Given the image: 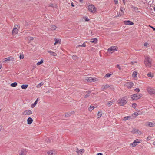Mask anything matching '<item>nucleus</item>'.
<instances>
[{
  "instance_id": "5701e85b",
  "label": "nucleus",
  "mask_w": 155,
  "mask_h": 155,
  "mask_svg": "<svg viewBox=\"0 0 155 155\" xmlns=\"http://www.w3.org/2000/svg\"><path fill=\"white\" fill-rule=\"evenodd\" d=\"M109 87V86L107 84H106L105 85H103L101 87V89H105L108 87Z\"/></svg>"
},
{
  "instance_id": "bf43d9fd",
  "label": "nucleus",
  "mask_w": 155,
  "mask_h": 155,
  "mask_svg": "<svg viewBox=\"0 0 155 155\" xmlns=\"http://www.w3.org/2000/svg\"><path fill=\"white\" fill-rule=\"evenodd\" d=\"M123 1V2L124 4H125V0H122Z\"/></svg>"
},
{
  "instance_id": "f8f14e48",
  "label": "nucleus",
  "mask_w": 155,
  "mask_h": 155,
  "mask_svg": "<svg viewBox=\"0 0 155 155\" xmlns=\"http://www.w3.org/2000/svg\"><path fill=\"white\" fill-rule=\"evenodd\" d=\"M132 132L133 133L137 134H141V132L138 129H133L132 130Z\"/></svg>"
},
{
  "instance_id": "6e6552de",
  "label": "nucleus",
  "mask_w": 155,
  "mask_h": 155,
  "mask_svg": "<svg viewBox=\"0 0 155 155\" xmlns=\"http://www.w3.org/2000/svg\"><path fill=\"white\" fill-rule=\"evenodd\" d=\"M125 85L128 88H131L133 85V83L131 82H128L126 83Z\"/></svg>"
},
{
  "instance_id": "603ef678",
  "label": "nucleus",
  "mask_w": 155,
  "mask_h": 155,
  "mask_svg": "<svg viewBox=\"0 0 155 155\" xmlns=\"http://www.w3.org/2000/svg\"><path fill=\"white\" fill-rule=\"evenodd\" d=\"M134 115H135L136 116H137L138 115V113H137V112L134 113Z\"/></svg>"
},
{
  "instance_id": "7ed1b4c3",
  "label": "nucleus",
  "mask_w": 155,
  "mask_h": 155,
  "mask_svg": "<svg viewBox=\"0 0 155 155\" xmlns=\"http://www.w3.org/2000/svg\"><path fill=\"white\" fill-rule=\"evenodd\" d=\"M147 90L150 95L155 94V89L149 86L147 87Z\"/></svg>"
},
{
  "instance_id": "c9c22d12",
  "label": "nucleus",
  "mask_w": 155,
  "mask_h": 155,
  "mask_svg": "<svg viewBox=\"0 0 155 155\" xmlns=\"http://www.w3.org/2000/svg\"><path fill=\"white\" fill-rule=\"evenodd\" d=\"M95 107L94 106H90L89 108V110L91 111L93 110L95 108Z\"/></svg>"
},
{
  "instance_id": "58836bf2",
  "label": "nucleus",
  "mask_w": 155,
  "mask_h": 155,
  "mask_svg": "<svg viewBox=\"0 0 155 155\" xmlns=\"http://www.w3.org/2000/svg\"><path fill=\"white\" fill-rule=\"evenodd\" d=\"M136 142V143H140L141 141V140H139L138 139H136L135 140H134Z\"/></svg>"
},
{
  "instance_id": "e2e57ef3",
  "label": "nucleus",
  "mask_w": 155,
  "mask_h": 155,
  "mask_svg": "<svg viewBox=\"0 0 155 155\" xmlns=\"http://www.w3.org/2000/svg\"><path fill=\"white\" fill-rule=\"evenodd\" d=\"M154 10L155 11V7L154 8Z\"/></svg>"
},
{
  "instance_id": "de8ad7c7",
  "label": "nucleus",
  "mask_w": 155,
  "mask_h": 155,
  "mask_svg": "<svg viewBox=\"0 0 155 155\" xmlns=\"http://www.w3.org/2000/svg\"><path fill=\"white\" fill-rule=\"evenodd\" d=\"M151 139V137L150 136H148V137L147 138V140L148 141L149 140H150Z\"/></svg>"
},
{
  "instance_id": "0eeeda50",
  "label": "nucleus",
  "mask_w": 155,
  "mask_h": 155,
  "mask_svg": "<svg viewBox=\"0 0 155 155\" xmlns=\"http://www.w3.org/2000/svg\"><path fill=\"white\" fill-rule=\"evenodd\" d=\"M86 80H87V82H92L95 81H97V79L95 78H93L91 77L89 78H86Z\"/></svg>"
},
{
  "instance_id": "bb28decb",
  "label": "nucleus",
  "mask_w": 155,
  "mask_h": 155,
  "mask_svg": "<svg viewBox=\"0 0 155 155\" xmlns=\"http://www.w3.org/2000/svg\"><path fill=\"white\" fill-rule=\"evenodd\" d=\"M28 86V85L23 84L21 86V87L22 89H26Z\"/></svg>"
},
{
  "instance_id": "c85d7f7f",
  "label": "nucleus",
  "mask_w": 155,
  "mask_h": 155,
  "mask_svg": "<svg viewBox=\"0 0 155 155\" xmlns=\"http://www.w3.org/2000/svg\"><path fill=\"white\" fill-rule=\"evenodd\" d=\"M17 85V83L16 82H14V83H12L11 84V86L12 87H15Z\"/></svg>"
},
{
  "instance_id": "a19ab883",
  "label": "nucleus",
  "mask_w": 155,
  "mask_h": 155,
  "mask_svg": "<svg viewBox=\"0 0 155 155\" xmlns=\"http://www.w3.org/2000/svg\"><path fill=\"white\" fill-rule=\"evenodd\" d=\"M137 75V72L135 71H134L133 73V74H132V75H133V77H136Z\"/></svg>"
},
{
  "instance_id": "6ab92c4d",
  "label": "nucleus",
  "mask_w": 155,
  "mask_h": 155,
  "mask_svg": "<svg viewBox=\"0 0 155 155\" xmlns=\"http://www.w3.org/2000/svg\"><path fill=\"white\" fill-rule=\"evenodd\" d=\"M33 122V119L30 117H28L27 119V123L28 124H31Z\"/></svg>"
},
{
  "instance_id": "7c9ffc66",
  "label": "nucleus",
  "mask_w": 155,
  "mask_h": 155,
  "mask_svg": "<svg viewBox=\"0 0 155 155\" xmlns=\"http://www.w3.org/2000/svg\"><path fill=\"white\" fill-rule=\"evenodd\" d=\"M72 58L73 60H76L78 58V57L76 55H74L72 56Z\"/></svg>"
},
{
  "instance_id": "5fc2aeb1",
  "label": "nucleus",
  "mask_w": 155,
  "mask_h": 155,
  "mask_svg": "<svg viewBox=\"0 0 155 155\" xmlns=\"http://www.w3.org/2000/svg\"><path fill=\"white\" fill-rule=\"evenodd\" d=\"M2 64L0 63V69L2 68Z\"/></svg>"
},
{
  "instance_id": "f257e3e1",
  "label": "nucleus",
  "mask_w": 155,
  "mask_h": 155,
  "mask_svg": "<svg viewBox=\"0 0 155 155\" xmlns=\"http://www.w3.org/2000/svg\"><path fill=\"white\" fill-rule=\"evenodd\" d=\"M152 59L148 56L145 57L144 61V64L147 67H150L151 66Z\"/></svg>"
},
{
  "instance_id": "9d476101",
  "label": "nucleus",
  "mask_w": 155,
  "mask_h": 155,
  "mask_svg": "<svg viewBox=\"0 0 155 155\" xmlns=\"http://www.w3.org/2000/svg\"><path fill=\"white\" fill-rule=\"evenodd\" d=\"M123 9L124 8L122 7L120 8V11L119 13H117V15L116 16V17L121 16L123 15L124 13L123 10Z\"/></svg>"
},
{
  "instance_id": "13d9d810",
  "label": "nucleus",
  "mask_w": 155,
  "mask_h": 155,
  "mask_svg": "<svg viewBox=\"0 0 155 155\" xmlns=\"http://www.w3.org/2000/svg\"><path fill=\"white\" fill-rule=\"evenodd\" d=\"M71 6L73 7H74V5L73 4V3H71Z\"/></svg>"
},
{
  "instance_id": "3c124183",
  "label": "nucleus",
  "mask_w": 155,
  "mask_h": 155,
  "mask_svg": "<svg viewBox=\"0 0 155 155\" xmlns=\"http://www.w3.org/2000/svg\"><path fill=\"white\" fill-rule=\"evenodd\" d=\"M148 45V43H147V42H145L144 43V45L145 46H147Z\"/></svg>"
},
{
  "instance_id": "393cba45",
  "label": "nucleus",
  "mask_w": 155,
  "mask_h": 155,
  "mask_svg": "<svg viewBox=\"0 0 155 155\" xmlns=\"http://www.w3.org/2000/svg\"><path fill=\"white\" fill-rule=\"evenodd\" d=\"M26 154V151L25 150H23L20 152V154L21 155H25Z\"/></svg>"
},
{
  "instance_id": "f3484780",
  "label": "nucleus",
  "mask_w": 155,
  "mask_h": 155,
  "mask_svg": "<svg viewBox=\"0 0 155 155\" xmlns=\"http://www.w3.org/2000/svg\"><path fill=\"white\" fill-rule=\"evenodd\" d=\"M56 153V152L54 150H50L48 152V155H54Z\"/></svg>"
},
{
  "instance_id": "423d86ee",
  "label": "nucleus",
  "mask_w": 155,
  "mask_h": 155,
  "mask_svg": "<svg viewBox=\"0 0 155 155\" xmlns=\"http://www.w3.org/2000/svg\"><path fill=\"white\" fill-rule=\"evenodd\" d=\"M89 10L92 13H94L96 11V8L93 5H89L88 7Z\"/></svg>"
},
{
  "instance_id": "a18cd8bd",
  "label": "nucleus",
  "mask_w": 155,
  "mask_h": 155,
  "mask_svg": "<svg viewBox=\"0 0 155 155\" xmlns=\"http://www.w3.org/2000/svg\"><path fill=\"white\" fill-rule=\"evenodd\" d=\"M20 59H23L24 58V55L22 54H21L20 55Z\"/></svg>"
},
{
  "instance_id": "09e8293b",
  "label": "nucleus",
  "mask_w": 155,
  "mask_h": 155,
  "mask_svg": "<svg viewBox=\"0 0 155 155\" xmlns=\"http://www.w3.org/2000/svg\"><path fill=\"white\" fill-rule=\"evenodd\" d=\"M84 20L86 21H88L89 20V19L86 17L85 18Z\"/></svg>"
},
{
  "instance_id": "6e6d98bb",
  "label": "nucleus",
  "mask_w": 155,
  "mask_h": 155,
  "mask_svg": "<svg viewBox=\"0 0 155 155\" xmlns=\"http://www.w3.org/2000/svg\"><path fill=\"white\" fill-rule=\"evenodd\" d=\"M33 37H30V40H33Z\"/></svg>"
},
{
  "instance_id": "20e7f679",
  "label": "nucleus",
  "mask_w": 155,
  "mask_h": 155,
  "mask_svg": "<svg viewBox=\"0 0 155 155\" xmlns=\"http://www.w3.org/2000/svg\"><path fill=\"white\" fill-rule=\"evenodd\" d=\"M142 96L141 94H135L131 95V98L133 100H137L140 98Z\"/></svg>"
},
{
  "instance_id": "dca6fc26",
  "label": "nucleus",
  "mask_w": 155,
  "mask_h": 155,
  "mask_svg": "<svg viewBox=\"0 0 155 155\" xmlns=\"http://www.w3.org/2000/svg\"><path fill=\"white\" fill-rule=\"evenodd\" d=\"M124 23L126 25H131L134 24V23L133 22L129 20L124 21Z\"/></svg>"
},
{
  "instance_id": "680f3d73",
  "label": "nucleus",
  "mask_w": 155,
  "mask_h": 155,
  "mask_svg": "<svg viewBox=\"0 0 155 155\" xmlns=\"http://www.w3.org/2000/svg\"><path fill=\"white\" fill-rule=\"evenodd\" d=\"M83 0H80V2H81Z\"/></svg>"
},
{
  "instance_id": "e433bc0d",
  "label": "nucleus",
  "mask_w": 155,
  "mask_h": 155,
  "mask_svg": "<svg viewBox=\"0 0 155 155\" xmlns=\"http://www.w3.org/2000/svg\"><path fill=\"white\" fill-rule=\"evenodd\" d=\"M147 75L148 77L151 78H153V76L151 74V72H150L147 74Z\"/></svg>"
},
{
  "instance_id": "052dcab7",
  "label": "nucleus",
  "mask_w": 155,
  "mask_h": 155,
  "mask_svg": "<svg viewBox=\"0 0 155 155\" xmlns=\"http://www.w3.org/2000/svg\"><path fill=\"white\" fill-rule=\"evenodd\" d=\"M153 144L154 146H155V141L153 142Z\"/></svg>"
},
{
  "instance_id": "39448f33",
  "label": "nucleus",
  "mask_w": 155,
  "mask_h": 155,
  "mask_svg": "<svg viewBox=\"0 0 155 155\" xmlns=\"http://www.w3.org/2000/svg\"><path fill=\"white\" fill-rule=\"evenodd\" d=\"M117 46H111L108 49L107 51L110 53H112L115 51H117Z\"/></svg>"
},
{
  "instance_id": "79ce46f5",
  "label": "nucleus",
  "mask_w": 155,
  "mask_h": 155,
  "mask_svg": "<svg viewBox=\"0 0 155 155\" xmlns=\"http://www.w3.org/2000/svg\"><path fill=\"white\" fill-rule=\"evenodd\" d=\"M111 75V74H109V73H107L105 75V77H106V78H108L109 77H110Z\"/></svg>"
},
{
  "instance_id": "473e14b6",
  "label": "nucleus",
  "mask_w": 155,
  "mask_h": 155,
  "mask_svg": "<svg viewBox=\"0 0 155 155\" xmlns=\"http://www.w3.org/2000/svg\"><path fill=\"white\" fill-rule=\"evenodd\" d=\"M137 144L134 141L131 143V145L132 147H134L137 145Z\"/></svg>"
},
{
  "instance_id": "4468645a",
  "label": "nucleus",
  "mask_w": 155,
  "mask_h": 155,
  "mask_svg": "<svg viewBox=\"0 0 155 155\" xmlns=\"http://www.w3.org/2000/svg\"><path fill=\"white\" fill-rule=\"evenodd\" d=\"M84 151V150L83 149H81L79 150L78 148L77 149L76 152L78 155H82Z\"/></svg>"
},
{
  "instance_id": "72a5a7b5",
  "label": "nucleus",
  "mask_w": 155,
  "mask_h": 155,
  "mask_svg": "<svg viewBox=\"0 0 155 155\" xmlns=\"http://www.w3.org/2000/svg\"><path fill=\"white\" fill-rule=\"evenodd\" d=\"M74 113V111L71 112V113H67L65 115V116L67 117H68L69 116H70L71 114H73Z\"/></svg>"
},
{
  "instance_id": "412c9836",
  "label": "nucleus",
  "mask_w": 155,
  "mask_h": 155,
  "mask_svg": "<svg viewBox=\"0 0 155 155\" xmlns=\"http://www.w3.org/2000/svg\"><path fill=\"white\" fill-rule=\"evenodd\" d=\"M57 28V27L54 25H51L50 26V29L52 31L55 30Z\"/></svg>"
},
{
  "instance_id": "2f4dec72",
  "label": "nucleus",
  "mask_w": 155,
  "mask_h": 155,
  "mask_svg": "<svg viewBox=\"0 0 155 155\" xmlns=\"http://www.w3.org/2000/svg\"><path fill=\"white\" fill-rule=\"evenodd\" d=\"M148 125L150 127H153L154 125V124L152 122H149L148 123Z\"/></svg>"
},
{
  "instance_id": "864d4df0",
  "label": "nucleus",
  "mask_w": 155,
  "mask_h": 155,
  "mask_svg": "<svg viewBox=\"0 0 155 155\" xmlns=\"http://www.w3.org/2000/svg\"><path fill=\"white\" fill-rule=\"evenodd\" d=\"M150 27L153 29V30H154V31L155 30V28H154L153 27L151 26H150Z\"/></svg>"
},
{
  "instance_id": "4d7b16f0",
  "label": "nucleus",
  "mask_w": 155,
  "mask_h": 155,
  "mask_svg": "<svg viewBox=\"0 0 155 155\" xmlns=\"http://www.w3.org/2000/svg\"><path fill=\"white\" fill-rule=\"evenodd\" d=\"M97 155H103V154L101 153H98Z\"/></svg>"
},
{
  "instance_id": "b1692460",
  "label": "nucleus",
  "mask_w": 155,
  "mask_h": 155,
  "mask_svg": "<svg viewBox=\"0 0 155 155\" xmlns=\"http://www.w3.org/2000/svg\"><path fill=\"white\" fill-rule=\"evenodd\" d=\"M48 52L50 54L53 56H55L57 55V54L51 51H49Z\"/></svg>"
},
{
  "instance_id": "ea45409f",
  "label": "nucleus",
  "mask_w": 155,
  "mask_h": 155,
  "mask_svg": "<svg viewBox=\"0 0 155 155\" xmlns=\"http://www.w3.org/2000/svg\"><path fill=\"white\" fill-rule=\"evenodd\" d=\"M132 106L133 108H135L136 107L137 104L135 103H133L132 104Z\"/></svg>"
},
{
  "instance_id": "aec40b11",
  "label": "nucleus",
  "mask_w": 155,
  "mask_h": 155,
  "mask_svg": "<svg viewBox=\"0 0 155 155\" xmlns=\"http://www.w3.org/2000/svg\"><path fill=\"white\" fill-rule=\"evenodd\" d=\"M54 40H55V42L54 44V45H55L56 44H60L61 42V40L60 39H56L55 38Z\"/></svg>"
},
{
  "instance_id": "2eb2a0df",
  "label": "nucleus",
  "mask_w": 155,
  "mask_h": 155,
  "mask_svg": "<svg viewBox=\"0 0 155 155\" xmlns=\"http://www.w3.org/2000/svg\"><path fill=\"white\" fill-rule=\"evenodd\" d=\"M114 101L112 100L110 101H109L108 103L106 104V105L109 107H110V106L113 104L114 103Z\"/></svg>"
},
{
  "instance_id": "4c0bfd02",
  "label": "nucleus",
  "mask_w": 155,
  "mask_h": 155,
  "mask_svg": "<svg viewBox=\"0 0 155 155\" xmlns=\"http://www.w3.org/2000/svg\"><path fill=\"white\" fill-rule=\"evenodd\" d=\"M130 118V117L128 116L127 117H124L123 118V120H128Z\"/></svg>"
},
{
  "instance_id": "ddd939ff",
  "label": "nucleus",
  "mask_w": 155,
  "mask_h": 155,
  "mask_svg": "<svg viewBox=\"0 0 155 155\" xmlns=\"http://www.w3.org/2000/svg\"><path fill=\"white\" fill-rule=\"evenodd\" d=\"M8 61H14V58L12 56H10L8 57L7 58L5 59L4 62H6Z\"/></svg>"
},
{
  "instance_id": "c756f323",
  "label": "nucleus",
  "mask_w": 155,
  "mask_h": 155,
  "mask_svg": "<svg viewBox=\"0 0 155 155\" xmlns=\"http://www.w3.org/2000/svg\"><path fill=\"white\" fill-rule=\"evenodd\" d=\"M43 63V59H41V61L39 62H38L37 63V65L38 66L39 65Z\"/></svg>"
},
{
  "instance_id": "a878e982",
  "label": "nucleus",
  "mask_w": 155,
  "mask_h": 155,
  "mask_svg": "<svg viewBox=\"0 0 155 155\" xmlns=\"http://www.w3.org/2000/svg\"><path fill=\"white\" fill-rule=\"evenodd\" d=\"M102 115V113L101 111H98L97 114V118H99Z\"/></svg>"
},
{
  "instance_id": "c03bdc74",
  "label": "nucleus",
  "mask_w": 155,
  "mask_h": 155,
  "mask_svg": "<svg viewBox=\"0 0 155 155\" xmlns=\"http://www.w3.org/2000/svg\"><path fill=\"white\" fill-rule=\"evenodd\" d=\"M134 90L137 92H139L140 91V89L138 88H136Z\"/></svg>"
},
{
  "instance_id": "cd10ccee",
  "label": "nucleus",
  "mask_w": 155,
  "mask_h": 155,
  "mask_svg": "<svg viewBox=\"0 0 155 155\" xmlns=\"http://www.w3.org/2000/svg\"><path fill=\"white\" fill-rule=\"evenodd\" d=\"M44 82H41L40 83H39L38 84L37 86L36 87L37 88H40L41 86H42L44 84Z\"/></svg>"
},
{
  "instance_id": "49530a36",
  "label": "nucleus",
  "mask_w": 155,
  "mask_h": 155,
  "mask_svg": "<svg viewBox=\"0 0 155 155\" xmlns=\"http://www.w3.org/2000/svg\"><path fill=\"white\" fill-rule=\"evenodd\" d=\"M116 67L118 68L120 70H121V67L119 66V65L117 64L116 65Z\"/></svg>"
},
{
  "instance_id": "8fccbe9b",
  "label": "nucleus",
  "mask_w": 155,
  "mask_h": 155,
  "mask_svg": "<svg viewBox=\"0 0 155 155\" xmlns=\"http://www.w3.org/2000/svg\"><path fill=\"white\" fill-rule=\"evenodd\" d=\"M114 1L115 4H117V3H118V0H114Z\"/></svg>"
},
{
  "instance_id": "1a4fd4ad",
  "label": "nucleus",
  "mask_w": 155,
  "mask_h": 155,
  "mask_svg": "<svg viewBox=\"0 0 155 155\" xmlns=\"http://www.w3.org/2000/svg\"><path fill=\"white\" fill-rule=\"evenodd\" d=\"M16 26H18V25H15L14 27V28L13 29V30L12 31V35H15V34H16L18 32V29H17V28L16 27Z\"/></svg>"
},
{
  "instance_id": "9b49d317",
  "label": "nucleus",
  "mask_w": 155,
  "mask_h": 155,
  "mask_svg": "<svg viewBox=\"0 0 155 155\" xmlns=\"http://www.w3.org/2000/svg\"><path fill=\"white\" fill-rule=\"evenodd\" d=\"M32 113V112L29 110H27L25 111H24L23 113V114L25 115H29L31 114Z\"/></svg>"
},
{
  "instance_id": "f704fd0d",
  "label": "nucleus",
  "mask_w": 155,
  "mask_h": 155,
  "mask_svg": "<svg viewBox=\"0 0 155 155\" xmlns=\"http://www.w3.org/2000/svg\"><path fill=\"white\" fill-rule=\"evenodd\" d=\"M86 46V45L85 42H84L82 45H78L77 46L76 48H78L79 47H85Z\"/></svg>"
},
{
  "instance_id": "a211bd4d",
  "label": "nucleus",
  "mask_w": 155,
  "mask_h": 155,
  "mask_svg": "<svg viewBox=\"0 0 155 155\" xmlns=\"http://www.w3.org/2000/svg\"><path fill=\"white\" fill-rule=\"evenodd\" d=\"M98 41V40L97 38H94L92 39H91V40L90 42L91 43H94V44L97 43Z\"/></svg>"
},
{
  "instance_id": "f03ea898",
  "label": "nucleus",
  "mask_w": 155,
  "mask_h": 155,
  "mask_svg": "<svg viewBox=\"0 0 155 155\" xmlns=\"http://www.w3.org/2000/svg\"><path fill=\"white\" fill-rule=\"evenodd\" d=\"M127 97H124L121 99L120 101L118 102V103L120 104L121 106H123L127 103Z\"/></svg>"
},
{
  "instance_id": "4be33fe9",
  "label": "nucleus",
  "mask_w": 155,
  "mask_h": 155,
  "mask_svg": "<svg viewBox=\"0 0 155 155\" xmlns=\"http://www.w3.org/2000/svg\"><path fill=\"white\" fill-rule=\"evenodd\" d=\"M38 98H37V99H36V100L35 101V102L33 104H32L31 105V107H33L35 106V105H36V104L37 103V102L38 101Z\"/></svg>"
},
{
  "instance_id": "37998d69",
  "label": "nucleus",
  "mask_w": 155,
  "mask_h": 155,
  "mask_svg": "<svg viewBox=\"0 0 155 155\" xmlns=\"http://www.w3.org/2000/svg\"><path fill=\"white\" fill-rule=\"evenodd\" d=\"M90 95V93H87L84 96V97L85 98H87Z\"/></svg>"
}]
</instances>
